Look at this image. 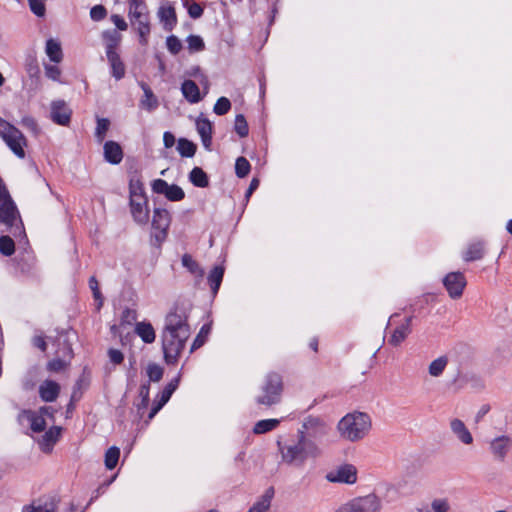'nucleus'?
Masks as SVG:
<instances>
[{"label": "nucleus", "instance_id": "obj_1", "mask_svg": "<svg viewBox=\"0 0 512 512\" xmlns=\"http://www.w3.org/2000/svg\"><path fill=\"white\" fill-rule=\"evenodd\" d=\"M193 304L190 300L179 298L165 317L161 332V344L164 361L167 365H174L186 346L191 335L188 323Z\"/></svg>", "mask_w": 512, "mask_h": 512}, {"label": "nucleus", "instance_id": "obj_2", "mask_svg": "<svg viewBox=\"0 0 512 512\" xmlns=\"http://www.w3.org/2000/svg\"><path fill=\"white\" fill-rule=\"evenodd\" d=\"M277 444L282 461L296 468H302L309 457L316 458L321 453L317 443L310 441L303 432H297V442L292 445L282 446L280 441Z\"/></svg>", "mask_w": 512, "mask_h": 512}, {"label": "nucleus", "instance_id": "obj_3", "mask_svg": "<svg viewBox=\"0 0 512 512\" xmlns=\"http://www.w3.org/2000/svg\"><path fill=\"white\" fill-rule=\"evenodd\" d=\"M371 427L370 416L358 411L346 414L337 425L340 435L351 442L363 439L369 433Z\"/></svg>", "mask_w": 512, "mask_h": 512}, {"label": "nucleus", "instance_id": "obj_4", "mask_svg": "<svg viewBox=\"0 0 512 512\" xmlns=\"http://www.w3.org/2000/svg\"><path fill=\"white\" fill-rule=\"evenodd\" d=\"M263 395L257 396L255 401L258 405L271 407L281 401L283 392V380L280 374L270 372L266 375L262 386Z\"/></svg>", "mask_w": 512, "mask_h": 512}, {"label": "nucleus", "instance_id": "obj_5", "mask_svg": "<svg viewBox=\"0 0 512 512\" xmlns=\"http://www.w3.org/2000/svg\"><path fill=\"white\" fill-rule=\"evenodd\" d=\"M0 136L9 149L20 159L26 156L24 147L28 141L24 134L13 124L6 123V129L0 132Z\"/></svg>", "mask_w": 512, "mask_h": 512}, {"label": "nucleus", "instance_id": "obj_6", "mask_svg": "<svg viewBox=\"0 0 512 512\" xmlns=\"http://www.w3.org/2000/svg\"><path fill=\"white\" fill-rule=\"evenodd\" d=\"M380 509V499L375 494H369L350 500L335 512H380Z\"/></svg>", "mask_w": 512, "mask_h": 512}, {"label": "nucleus", "instance_id": "obj_7", "mask_svg": "<svg viewBox=\"0 0 512 512\" xmlns=\"http://www.w3.org/2000/svg\"><path fill=\"white\" fill-rule=\"evenodd\" d=\"M330 427L320 417L309 415L304 418L301 429L298 432H303L310 441H320L327 436Z\"/></svg>", "mask_w": 512, "mask_h": 512}, {"label": "nucleus", "instance_id": "obj_8", "mask_svg": "<svg viewBox=\"0 0 512 512\" xmlns=\"http://www.w3.org/2000/svg\"><path fill=\"white\" fill-rule=\"evenodd\" d=\"M19 212L8 190L0 179V222L8 227H13Z\"/></svg>", "mask_w": 512, "mask_h": 512}, {"label": "nucleus", "instance_id": "obj_9", "mask_svg": "<svg viewBox=\"0 0 512 512\" xmlns=\"http://www.w3.org/2000/svg\"><path fill=\"white\" fill-rule=\"evenodd\" d=\"M152 191L164 195L168 201L179 202L185 198L184 190L177 184H168L164 179L158 178L151 183Z\"/></svg>", "mask_w": 512, "mask_h": 512}, {"label": "nucleus", "instance_id": "obj_10", "mask_svg": "<svg viewBox=\"0 0 512 512\" xmlns=\"http://www.w3.org/2000/svg\"><path fill=\"white\" fill-rule=\"evenodd\" d=\"M443 285L452 299L462 296L467 281L462 272H450L443 278Z\"/></svg>", "mask_w": 512, "mask_h": 512}, {"label": "nucleus", "instance_id": "obj_11", "mask_svg": "<svg viewBox=\"0 0 512 512\" xmlns=\"http://www.w3.org/2000/svg\"><path fill=\"white\" fill-rule=\"evenodd\" d=\"M59 503L60 497L58 495H43L30 505L24 506L22 512H55Z\"/></svg>", "mask_w": 512, "mask_h": 512}, {"label": "nucleus", "instance_id": "obj_12", "mask_svg": "<svg viewBox=\"0 0 512 512\" xmlns=\"http://www.w3.org/2000/svg\"><path fill=\"white\" fill-rule=\"evenodd\" d=\"M326 479L331 483L354 484L357 481V469L352 464H343L329 472Z\"/></svg>", "mask_w": 512, "mask_h": 512}, {"label": "nucleus", "instance_id": "obj_13", "mask_svg": "<svg viewBox=\"0 0 512 512\" xmlns=\"http://www.w3.org/2000/svg\"><path fill=\"white\" fill-rule=\"evenodd\" d=\"M129 206L133 220L139 225H146L149 222L148 197H129Z\"/></svg>", "mask_w": 512, "mask_h": 512}, {"label": "nucleus", "instance_id": "obj_14", "mask_svg": "<svg viewBox=\"0 0 512 512\" xmlns=\"http://www.w3.org/2000/svg\"><path fill=\"white\" fill-rule=\"evenodd\" d=\"M51 120L60 126H69L71 122L72 110L67 106L64 100H55L51 103Z\"/></svg>", "mask_w": 512, "mask_h": 512}, {"label": "nucleus", "instance_id": "obj_15", "mask_svg": "<svg viewBox=\"0 0 512 512\" xmlns=\"http://www.w3.org/2000/svg\"><path fill=\"white\" fill-rule=\"evenodd\" d=\"M63 428L61 426H51L45 433L37 440L39 449L45 453H51L55 444L61 437Z\"/></svg>", "mask_w": 512, "mask_h": 512}, {"label": "nucleus", "instance_id": "obj_16", "mask_svg": "<svg viewBox=\"0 0 512 512\" xmlns=\"http://www.w3.org/2000/svg\"><path fill=\"white\" fill-rule=\"evenodd\" d=\"M19 424H23L24 420L30 423V429L34 433H41L45 431L47 423L45 419L39 415L36 411L31 409H23L17 416Z\"/></svg>", "mask_w": 512, "mask_h": 512}, {"label": "nucleus", "instance_id": "obj_17", "mask_svg": "<svg viewBox=\"0 0 512 512\" xmlns=\"http://www.w3.org/2000/svg\"><path fill=\"white\" fill-rule=\"evenodd\" d=\"M196 130L200 135L204 148L211 151L213 124L203 113L196 119Z\"/></svg>", "mask_w": 512, "mask_h": 512}, {"label": "nucleus", "instance_id": "obj_18", "mask_svg": "<svg viewBox=\"0 0 512 512\" xmlns=\"http://www.w3.org/2000/svg\"><path fill=\"white\" fill-rule=\"evenodd\" d=\"M103 154L105 161L112 165L120 164L124 157L122 146L113 140H108L104 143Z\"/></svg>", "mask_w": 512, "mask_h": 512}, {"label": "nucleus", "instance_id": "obj_19", "mask_svg": "<svg viewBox=\"0 0 512 512\" xmlns=\"http://www.w3.org/2000/svg\"><path fill=\"white\" fill-rule=\"evenodd\" d=\"M413 320V315L405 318L404 322L397 326L393 333L391 334L388 343L394 347L399 346L411 333V323Z\"/></svg>", "mask_w": 512, "mask_h": 512}, {"label": "nucleus", "instance_id": "obj_20", "mask_svg": "<svg viewBox=\"0 0 512 512\" xmlns=\"http://www.w3.org/2000/svg\"><path fill=\"white\" fill-rule=\"evenodd\" d=\"M57 336L54 339V342L58 345L57 354H61L63 358L68 357L71 359L73 357V349L72 343L69 340V330L61 329L60 331L57 329Z\"/></svg>", "mask_w": 512, "mask_h": 512}, {"label": "nucleus", "instance_id": "obj_21", "mask_svg": "<svg viewBox=\"0 0 512 512\" xmlns=\"http://www.w3.org/2000/svg\"><path fill=\"white\" fill-rule=\"evenodd\" d=\"M101 39L105 44L106 54H111L117 52L122 35L116 29H106L101 32Z\"/></svg>", "mask_w": 512, "mask_h": 512}, {"label": "nucleus", "instance_id": "obj_22", "mask_svg": "<svg viewBox=\"0 0 512 512\" xmlns=\"http://www.w3.org/2000/svg\"><path fill=\"white\" fill-rule=\"evenodd\" d=\"M129 174V197H147L141 175L138 170H128Z\"/></svg>", "mask_w": 512, "mask_h": 512}, {"label": "nucleus", "instance_id": "obj_23", "mask_svg": "<svg viewBox=\"0 0 512 512\" xmlns=\"http://www.w3.org/2000/svg\"><path fill=\"white\" fill-rule=\"evenodd\" d=\"M511 446V439L508 436L502 435L495 438L491 444L490 449L493 455L500 461H504Z\"/></svg>", "mask_w": 512, "mask_h": 512}, {"label": "nucleus", "instance_id": "obj_24", "mask_svg": "<svg viewBox=\"0 0 512 512\" xmlns=\"http://www.w3.org/2000/svg\"><path fill=\"white\" fill-rule=\"evenodd\" d=\"M130 21L133 26L136 25V30L139 36V44L146 46L148 44V37L151 32L149 14L142 16L141 18H133V20Z\"/></svg>", "mask_w": 512, "mask_h": 512}, {"label": "nucleus", "instance_id": "obj_25", "mask_svg": "<svg viewBox=\"0 0 512 512\" xmlns=\"http://www.w3.org/2000/svg\"><path fill=\"white\" fill-rule=\"evenodd\" d=\"M60 393V385L53 380H46L39 386V396L45 402H53Z\"/></svg>", "mask_w": 512, "mask_h": 512}, {"label": "nucleus", "instance_id": "obj_26", "mask_svg": "<svg viewBox=\"0 0 512 512\" xmlns=\"http://www.w3.org/2000/svg\"><path fill=\"white\" fill-rule=\"evenodd\" d=\"M158 16L163 23L165 31H172L177 24V14L172 5L161 6L158 10Z\"/></svg>", "mask_w": 512, "mask_h": 512}, {"label": "nucleus", "instance_id": "obj_27", "mask_svg": "<svg viewBox=\"0 0 512 512\" xmlns=\"http://www.w3.org/2000/svg\"><path fill=\"white\" fill-rule=\"evenodd\" d=\"M171 220V215L167 209L156 207L153 210V217L151 222L152 229L169 230Z\"/></svg>", "mask_w": 512, "mask_h": 512}, {"label": "nucleus", "instance_id": "obj_28", "mask_svg": "<svg viewBox=\"0 0 512 512\" xmlns=\"http://www.w3.org/2000/svg\"><path fill=\"white\" fill-rule=\"evenodd\" d=\"M107 61L111 68V75L115 80H121L126 73V66L118 52L106 54Z\"/></svg>", "mask_w": 512, "mask_h": 512}, {"label": "nucleus", "instance_id": "obj_29", "mask_svg": "<svg viewBox=\"0 0 512 512\" xmlns=\"http://www.w3.org/2000/svg\"><path fill=\"white\" fill-rule=\"evenodd\" d=\"M181 91L184 98L192 104L198 103L202 100L200 89L193 80H184L181 84Z\"/></svg>", "mask_w": 512, "mask_h": 512}, {"label": "nucleus", "instance_id": "obj_30", "mask_svg": "<svg viewBox=\"0 0 512 512\" xmlns=\"http://www.w3.org/2000/svg\"><path fill=\"white\" fill-rule=\"evenodd\" d=\"M485 255V242L482 240L470 243L467 250L463 253L465 262L481 260Z\"/></svg>", "mask_w": 512, "mask_h": 512}, {"label": "nucleus", "instance_id": "obj_31", "mask_svg": "<svg viewBox=\"0 0 512 512\" xmlns=\"http://www.w3.org/2000/svg\"><path fill=\"white\" fill-rule=\"evenodd\" d=\"M450 428L454 435L464 444L469 445L473 442V437L470 431L465 426L464 422L460 419H453L450 422Z\"/></svg>", "mask_w": 512, "mask_h": 512}, {"label": "nucleus", "instance_id": "obj_32", "mask_svg": "<svg viewBox=\"0 0 512 512\" xmlns=\"http://www.w3.org/2000/svg\"><path fill=\"white\" fill-rule=\"evenodd\" d=\"M135 333L146 344H151L155 341V330L150 322L142 321L137 322L135 325Z\"/></svg>", "mask_w": 512, "mask_h": 512}, {"label": "nucleus", "instance_id": "obj_33", "mask_svg": "<svg viewBox=\"0 0 512 512\" xmlns=\"http://www.w3.org/2000/svg\"><path fill=\"white\" fill-rule=\"evenodd\" d=\"M224 273L225 267L223 265H216L208 275V284L214 296L218 293L220 289Z\"/></svg>", "mask_w": 512, "mask_h": 512}, {"label": "nucleus", "instance_id": "obj_34", "mask_svg": "<svg viewBox=\"0 0 512 512\" xmlns=\"http://www.w3.org/2000/svg\"><path fill=\"white\" fill-rule=\"evenodd\" d=\"M141 89L144 92V98L141 99V106L146 108L148 111L155 110L159 103L157 97L154 95L152 89L149 87V85L145 82L139 83Z\"/></svg>", "mask_w": 512, "mask_h": 512}, {"label": "nucleus", "instance_id": "obj_35", "mask_svg": "<svg viewBox=\"0 0 512 512\" xmlns=\"http://www.w3.org/2000/svg\"><path fill=\"white\" fill-rule=\"evenodd\" d=\"M139 397L141 398L139 402L135 403L137 413L140 417L143 416L145 410L149 406L150 402V384L149 381L143 382L139 388Z\"/></svg>", "mask_w": 512, "mask_h": 512}, {"label": "nucleus", "instance_id": "obj_36", "mask_svg": "<svg viewBox=\"0 0 512 512\" xmlns=\"http://www.w3.org/2000/svg\"><path fill=\"white\" fill-rule=\"evenodd\" d=\"M189 181L198 188H206L209 186L208 174L201 167H194L189 175Z\"/></svg>", "mask_w": 512, "mask_h": 512}, {"label": "nucleus", "instance_id": "obj_37", "mask_svg": "<svg viewBox=\"0 0 512 512\" xmlns=\"http://www.w3.org/2000/svg\"><path fill=\"white\" fill-rule=\"evenodd\" d=\"M46 54L49 57L50 61L54 63H59L62 61L63 58V52L61 48V44L50 38L46 41V48H45Z\"/></svg>", "mask_w": 512, "mask_h": 512}, {"label": "nucleus", "instance_id": "obj_38", "mask_svg": "<svg viewBox=\"0 0 512 512\" xmlns=\"http://www.w3.org/2000/svg\"><path fill=\"white\" fill-rule=\"evenodd\" d=\"M129 4L128 16L130 20L133 18H141L149 14L148 7L144 0H127Z\"/></svg>", "mask_w": 512, "mask_h": 512}, {"label": "nucleus", "instance_id": "obj_39", "mask_svg": "<svg viewBox=\"0 0 512 512\" xmlns=\"http://www.w3.org/2000/svg\"><path fill=\"white\" fill-rule=\"evenodd\" d=\"M181 262L183 267H185L195 277L202 278L204 276V269L190 254L185 253L181 258Z\"/></svg>", "mask_w": 512, "mask_h": 512}, {"label": "nucleus", "instance_id": "obj_40", "mask_svg": "<svg viewBox=\"0 0 512 512\" xmlns=\"http://www.w3.org/2000/svg\"><path fill=\"white\" fill-rule=\"evenodd\" d=\"M177 151L181 157L192 158L197 151V145L187 138H179L177 141Z\"/></svg>", "mask_w": 512, "mask_h": 512}, {"label": "nucleus", "instance_id": "obj_41", "mask_svg": "<svg viewBox=\"0 0 512 512\" xmlns=\"http://www.w3.org/2000/svg\"><path fill=\"white\" fill-rule=\"evenodd\" d=\"M24 66H25L26 73L28 74V76L31 79H33V78H35L36 80L39 79L40 68H39L38 60L35 55L28 54L25 58Z\"/></svg>", "mask_w": 512, "mask_h": 512}, {"label": "nucleus", "instance_id": "obj_42", "mask_svg": "<svg viewBox=\"0 0 512 512\" xmlns=\"http://www.w3.org/2000/svg\"><path fill=\"white\" fill-rule=\"evenodd\" d=\"M280 424V420L278 419H263L259 420L253 427V432L255 434H264L270 432L277 428Z\"/></svg>", "mask_w": 512, "mask_h": 512}, {"label": "nucleus", "instance_id": "obj_43", "mask_svg": "<svg viewBox=\"0 0 512 512\" xmlns=\"http://www.w3.org/2000/svg\"><path fill=\"white\" fill-rule=\"evenodd\" d=\"M119 457L120 449L117 446H111L110 448H108V450L105 452V467L108 470H113L118 464Z\"/></svg>", "mask_w": 512, "mask_h": 512}, {"label": "nucleus", "instance_id": "obj_44", "mask_svg": "<svg viewBox=\"0 0 512 512\" xmlns=\"http://www.w3.org/2000/svg\"><path fill=\"white\" fill-rule=\"evenodd\" d=\"M89 288L92 291L93 298L96 301V309L100 311L104 303V297L99 289V283L95 276H91L88 281Z\"/></svg>", "mask_w": 512, "mask_h": 512}, {"label": "nucleus", "instance_id": "obj_45", "mask_svg": "<svg viewBox=\"0 0 512 512\" xmlns=\"http://www.w3.org/2000/svg\"><path fill=\"white\" fill-rule=\"evenodd\" d=\"M447 363L448 359L446 356H441L433 360L428 368L429 374L433 377L440 376L443 373L445 367L447 366Z\"/></svg>", "mask_w": 512, "mask_h": 512}, {"label": "nucleus", "instance_id": "obj_46", "mask_svg": "<svg viewBox=\"0 0 512 512\" xmlns=\"http://www.w3.org/2000/svg\"><path fill=\"white\" fill-rule=\"evenodd\" d=\"M0 253L6 257L12 256L15 253V242L10 236H0Z\"/></svg>", "mask_w": 512, "mask_h": 512}, {"label": "nucleus", "instance_id": "obj_47", "mask_svg": "<svg viewBox=\"0 0 512 512\" xmlns=\"http://www.w3.org/2000/svg\"><path fill=\"white\" fill-rule=\"evenodd\" d=\"M250 170L251 165L245 157L240 156L236 159L235 174L238 178H245L250 173Z\"/></svg>", "mask_w": 512, "mask_h": 512}, {"label": "nucleus", "instance_id": "obj_48", "mask_svg": "<svg viewBox=\"0 0 512 512\" xmlns=\"http://www.w3.org/2000/svg\"><path fill=\"white\" fill-rule=\"evenodd\" d=\"M210 330H211V326L209 324H204L201 327L199 333L197 334V336L195 337V339L191 345V348H190L191 353L204 345V343L206 341V337L210 333Z\"/></svg>", "mask_w": 512, "mask_h": 512}, {"label": "nucleus", "instance_id": "obj_49", "mask_svg": "<svg viewBox=\"0 0 512 512\" xmlns=\"http://www.w3.org/2000/svg\"><path fill=\"white\" fill-rule=\"evenodd\" d=\"M234 130L239 137L244 138L249 134V126L243 114H237L235 117Z\"/></svg>", "mask_w": 512, "mask_h": 512}, {"label": "nucleus", "instance_id": "obj_50", "mask_svg": "<svg viewBox=\"0 0 512 512\" xmlns=\"http://www.w3.org/2000/svg\"><path fill=\"white\" fill-rule=\"evenodd\" d=\"M181 374L178 373L176 377H174L161 391L160 397L163 398L164 401H169L172 394L178 388L180 383Z\"/></svg>", "mask_w": 512, "mask_h": 512}, {"label": "nucleus", "instance_id": "obj_51", "mask_svg": "<svg viewBox=\"0 0 512 512\" xmlns=\"http://www.w3.org/2000/svg\"><path fill=\"white\" fill-rule=\"evenodd\" d=\"M182 2L183 6L187 9L188 15L192 19H199L200 17H202L204 13V8L200 4L196 2L190 3L189 0H182Z\"/></svg>", "mask_w": 512, "mask_h": 512}, {"label": "nucleus", "instance_id": "obj_52", "mask_svg": "<svg viewBox=\"0 0 512 512\" xmlns=\"http://www.w3.org/2000/svg\"><path fill=\"white\" fill-rule=\"evenodd\" d=\"M188 43V49L190 52H200L205 49V43L201 36L199 35H189L186 39Z\"/></svg>", "mask_w": 512, "mask_h": 512}, {"label": "nucleus", "instance_id": "obj_53", "mask_svg": "<svg viewBox=\"0 0 512 512\" xmlns=\"http://www.w3.org/2000/svg\"><path fill=\"white\" fill-rule=\"evenodd\" d=\"M163 374H164V369L156 364V363H150L148 366H147V375L149 377V379L147 381L150 382H159L162 377H163Z\"/></svg>", "mask_w": 512, "mask_h": 512}, {"label": "nucleus", "instance_id": "obj_54", "mask_svg": "<svg viewBox=\"0 0 512 512\" xmlns=\"http://www.w3.org/2000/svg\"><path fill=\"white\" fill-rule=\"evenodd\" d=\"M231 109V102L227 97H220L217 99L213 107V112L219 116L226 115Z\"/></svg>", "mask_w": 512, "mask_h": 512}, {"label": "nucleus", "instance_id": "obj_55", "mask_svg": "<svg viewBox=\"0 0 512 512\" xmlns=\"http://www.w3.org/2000/svg\"><path fill=\"white\" fill-rule=\"evenodd\" d=\"M110 127V120L108 118H97V125L95 129V136L98 141H103L106 136L107 131Z\"/></svg>", "mask_w": 512, "mask_h": 512}, {"label": "nucleus", "instance_id": "obj_56", "mask_svg": "<svg viewBox=\"0 0 512 512\" xmlns=\"http://www.w3.org/2000/svg\"><path fill=\"white\" fill-rule=\"evenodd\" d=\"M166 46L168 51L173 55H177L183 48L182 42L175 35H170L166 38Z\"/></svg>", "mask_w": 512, "mask_h": 512}, {"label": "nucleus", "instance_id": "obj_57", "mask_svg": "<svg viewBox=\"0 0 512 512\" xmlns=\"http://www.w3.org/2000/svg\"><path fill=\"white\" fill-rule=\"evenodd\" d=\"M29 8L37 17H44L46 15V6L44 0H28Z\"/></svg>", "mask_w": 512, "mask_h": 512}, {"label": "nucleus", "instance_id": "obj_58", "mask_svg": "<svg viewBox=\"0 0 512 512\" xmlns=\"http://www.w3.org/2000/svg\"><path fill=\"white\" fill-rule=\"evenodd\" d=\"M107 14V9L102 4L95 5L90 9V18L96 22L105 19Z\"/></svg>", "mask_w": 512, "mask_h": 512}, {"label": "nucleus", "instance_id": "obj_59", "mask_svg": "<svg viewBox=\"0 0 512 512\" xmlns=\"http://www.w3.org/2000/svg\"><path fill=\"white\" fill-rule=\"evenodd\" d=\"M66 366H67V362L63 358L58 356L48 362L47 369L51 372L58 373V372L64 370Z\"/></svg>", "mask_w": 512, "mask_h": 512}, {"label": "nucleus", "instance_id": "obj_60", "mask_svg": "<svg viewBox=\"0 0 512 512\" xmlns=\"http://www.w3.org/2000/svg\"><path fill=\"white\" fill-rule=\"evenodd\" d=\"M157 232L151 235V243L154 246L160 247L161 244L166 240L168 236V230L166 229H155Z\"/></svg>", "mask_w": 512, "mask_h": 512}, {"label": "nucleus", "instance_id": "obj_61", "mask_svg": "<svg viewBox=\"0 0 512 512\" xmlns=\"http://www.w3.org/2000/svg\"><path fill=\"white\" fill-rule=\"evenodd\" d=\"M21 124L23 127L30 130L34 135L39 133L38 124L32 116H24L21 119Z\"/></svg>", "mask_w": 512, "mask_h": 512}, {"label": "nucleus", "instance_id": "obj_62", "mask_svg": "<svg viewBox=\"0 0 512 512\" xmlns=\"http://www.w3.org/2000/svg\"><path fill=\"white\" fill-rule=\"evenodd\" d=\"M137 319V312L130 308H125L121 314V323L131 325Z\"/></svg>", "mask_w": 512, "mask_h": 512}, {"label": "nucleus", "instance_id": "obj_63", "mask_svg": "<svg viewBox=\"0 0 512 512\" xmlns=\"http://www.w3.org/2000/svg\"><path fill=\"white\" fill-rule=\"evenodd\" d=\"M431 506L435 512H448L450 509L449 503L446 499H435L432 501Z\"/></svg>", "mask_w": 512, "mask_h": 512}, {"label": "nucleus", "instance_id": "obj_64", "mask_svg": "<svg viewBox=\"0 0 512 512\" xmlns=\"http://www.w3.org/2000/svg\"><path fill=\"white\" fill-rule=\"evenodd\" d=\"M110 20L114 23L116 26V30L119 31H126L128 29V24L124 20V18L118 14H112L110 16Z\"/></svg>", "mask_w": 512, "mask_h": 512}]
</instances>
